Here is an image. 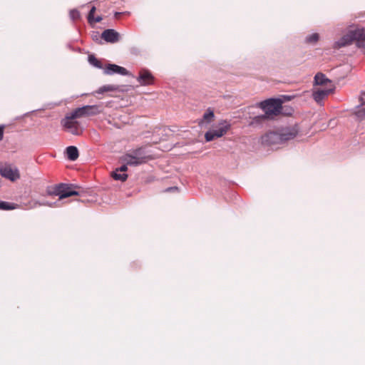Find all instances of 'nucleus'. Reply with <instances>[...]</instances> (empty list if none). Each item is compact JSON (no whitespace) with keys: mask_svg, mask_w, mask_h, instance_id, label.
I'll return each instance as SVG.
<instances>
[{"mask_svg":"<svg viewBox=\"0 0 365 365\" xmlns=\"http://www.w3.org/2000/svg\"><path fill=\"white\" fill-rule=\"evenodd\" d=\"M283 101L280 98H269L259 103V107L264 114L255 117V122L267 119L269 115H277L280 113Z\"/></svg>","mask_w":365,"mask_h":365,"instance_id":"obj_1","label":"nucleus"},{"mask_svg":"<svg viewBox=\"0 0 365 365\" xmlns=\"http://www.w3.org/2000/svg\"><path fill=\"white\" fill-rule=\"evenodd\" d=\"M149 155L144 148L130 150L120 157L121 162H126L129 166H138L147 162Z\"/></svg>","mask_w":365,"mask_h":365,"instance_id":"obj_2","label":"nucleus"},{"mask_svg":"<svg viewBox=\"0 0 365 365\" xmlns=\"http://www.w3.org/2000/svg\"><path fill=\"white\" fill-rule=\"evenodd\" d=\"M362 40L361 28L349 31L334 44V48H340L351 44L354 41Z\"/></svg>","mask_w":365,"mask_h":365,"instance_id":"obj_3","label":"nucleus"},{"mask_svg":"<svg viewBox=\"0 0 365 365\" xmlns=\"http://www.w3.org/2000/svg\"><path fill=\"white\" fill-rule=\"evenodd\" d=\"M230 124L226 120H222L218 123L216 128L210 130L205 133V138L207 142L213 140L216 138L224 135L230 129Z\"/></svg>","mask_w":365,"mask_h":365,"instance_id":"obj_4","label":"nucleus"},{"mask_svg":"<svg viewBox=\"0 0 365 365\" xmlns=\"http://www.w3.org/2000/svg\"><path fill=\"white\" fill-rule=\"evenodd\" d=\"M0 175L11 181H15L20 178L18 168L8 163L0 166Z\"/></svg>","mask_w":365,"mask_h":365,"instance_id":"obj_5","label":"nucleus"},{"mask_svg":"<svg viewBox=\"0 0 365 365\" xmlns=\"http://www.w3.org/2000/svg\"><path fill=\"white\" fill-rule=\"evenodd\" d=\"M76 118H71V113L66 115L65 118L61 120V125L69 133L74 135H79L81 130L79 129L78 122L74 120Z\"/></svg>","mask_w":365,"mask_h":365,"instance_id":"obj_6","label":"nucleus"},{"mask_svg":"<svg viewBox=\"0 0 365 365\" xmlns=\"http://www.w3.org/2000/svg\"><path fill=\"white\" fill-rule=\"evenodd\" d=\"M98 106H85L71 112V118H81L86 115H95L100 113Z\"/></svg>","mask_w":365,"mask_h":365,"instance_id":"obj_7","label":"nucleus"},{"mask_svg":"<svg viewBox=\"0 0 365 365\" xmlns=\"http://www.w3.org/2000/svg\"><path fill=\"white\" fill-rule=\"evenodd\" d=\"M282 143L294 139L299 133L297 125L282 128L278 130Z\"/></svg>","mask_w":365,"mask_h":365,"instance_id":"obj_8","label":"nucleus"},{"mask_svg":"<svg viewBox=\"0 0 365 365\" xmlns=\"http://www.w3.org/2000/svg\"><path fill=\"white\" fill-rule=\"evenodd\" d=\"M262 143L264 145H274L281 144V138L279 131H270L261 138Z\"/></svg>","mask_w":365,"mask_h":365,"instance_id":"obj_9","label":"nucleus"},{"mask_svg":"<svg viewBox=\"0 0 365 365\" xmlns=\"http://www.w3.org/2000/svg\"><path fill=\"white\" fill-rule=\"evenodd\" d=\"M104 73L106 75L120 74L121 76H128L129 72L124 67L120 66L116 64L109 63L104 70Z\"/></svg>","mask_w":365,"mask_h":365,"instance_id":"obj_10","label":"nucleus"},{"mask_svg":"<svg viewBox=\"0 0 365 365\" xmlns=\"http://www.w3.org/2000/svg\"><path fill=\"white\" fill-rule=\"evenodd\" d=\"M101 38L108 43H114L120 40V34L112 29H108L103 31Z\"/></svg>","mask_w":365,"mask_h":365,"instance_id":"obj_11","label":"nucleus"},{"mask_svg":"<svg viewBox=\"0 0 365 365\" xmlns=\"http://www.w3.org/2000/svg\"><path fill=\"white\" fill-rule=\"evenodd\" d=\"M335 89L334 85L329 86L327 88L317 89L313 92V98L317 103H319L324 99L328 95L334 91Z\"/></svg>","mask_w":365,"mask_h":365,"instance_id":"obj_12","label":"nucleus"},{"mask_svg":"<svg viewBox=\"0 0 365 365\" xmlns=\"http://www.w3.org/2000/svg\"><path fill=\"white\" fill-rule=\"evenodd\" d=\"M61 186L62 187V188L60 190V192L58 193L59 194V200L71 196L78 195V192L77 191L73 190L66 185L61 184Z\"/></svg>","mask_w":365,"mask_h":365,"instance_id":"obj_13","label":"nucleus"},{"mask_svg":"<svg viewBox=\"0 0 365 365\" xmlns=\"http://www.w3.org/2000/svg\"><path fill=\"white\" fill-rule=\"evenodd\" d=\"M153 77L148 71H143L140 73L138 81L142 86L149 85L152 83Z\"/></svg>","mask_w":365,"mask_h":365,"instance_id":"obj_14","label":"nucleus"},{"mask_svg":"<svg viewBox=\"0 0 365 365\" xmlns=\"http://www.w3.org/2000/svg\"><path fill=\"white\" fill-rule=\"evenodd\" d=\"M314 83L319 86L334 85L332 81L322 73H317L314 76Z\"/></svg>","mask_w":365,"mask_h":365,"instance_id":"obj_15","label":"nucleus"},{"mask_svg":"<svg viewBox=\"0 0 365 365\" xmlns=\"http://www.w3.org/2000/svg\"><path fill=\"white\" fill-rule=\"evenodd\" d=\"M78 150L76 146L70 145L66 148V155L68 160L74 161L78 158Z\"/></svg>","mask_w":365,"mask_h":365,"instance_id":"obj_16","label":"nucleus"},{"mask_svg":"<svg viewBox=\"0 0 365 365\" xmlns=\"http://www.w3.org/2000/svg\"><path fill=\"white\" fill-rule=\"evenodd\" d=\"M122 91L121 87L120 86L117 85H105L101 87H100L97 91L96 93L98 94H103L105 92H109V91Z\"/></svg>","mask_w":365,"mask_h":365,"instance_id":"obj_17","label":"nucleus"},{"mask_svg":"<svg viewBox=\"0 0 365 365\" xmlns=\"http://www.w3.org/2000/svg\"><path fill=\"white\" fill-rule=\"evenodd\" d=\"M215 117V114L213 110H212L210 108H208L205 113L202 115V122L200 123V125H202L203 121H205L206 123L211 122Z\"/></svg>","mask_w":365,"mask_h":365,"instance_id":"obj_18","label":"nucleus"},{"mask_svg":"<svg viewBox=\"0 0 365 365\" xmlns=\"http://www.w3.org/2000/svg\"><path fill=\"white\" fill-rule=\"evenodd\" d=\"M17 207V205L11 203L6 201H0V210H11Z\"/></svg>","mask_w":365,"mask_h":365,"instance_id":"obj_19","label":"nucleus"},{"mask_svg":"<svg viewBox=\"0 0 365 365\" xmlns=\"http://www.w3.org/2000/svg\"><path fill=\"white\" fill-rule=\"evenodd\" d=\"M319 39V35L317 33H314L309 35H307L305 38V42L307 43H316Z\"/></svg>","mask_w":365,"mask_h":365,"instance_id":"obj_20","label":"nucleus"},{"mask_svg":"<svg viewBox=\"0 0 365 365\" xmlns=\"http://www.w3.org/2000/svg\"><path fill=\"white\" fill-rule=\"evenodd\" d=\"M112 177L115 180H120L121 182H124L127 180L128 178V175L126 173H119V172H117L115 170H114L113 172V174H112Z\"/></svg>","mask_w":365,"mask_h":365,"instance_id":"obj_21","label":"nucleus"},{"mask_svg":"<svg viewBox=\"0 0 365 365\" xmlns=\"http://www.w3.org/2000/svg\"><path fill=\"white\" fill-rule=\"evenodd\" d=\"M88 62L96 68H102V63L93 55L88 56Z\"/></svg>","mask_w":365,"mask_h":365,"instance_id":"obj_22","label":"nucleus"},{"mask_svg":"<svg viewBox=\"0 0 365 365\" xmlns=\"http://www.w3.org/2000/svg\"><path fill=\"white\" fill-rule=\"evenodd\" d=\"M361 107L359 108H357V106L356 107V110L354 112V114L355 115V116L359 120H363L365 119V107L364 108H360Z\"/></svg>","mask_w":365,"mask_h":365,"instance_id":"obj_23","label":"nucleus"},{"mask_svg":"<svg viewBox=\"0 0 365 365\" xmlns=\"http://www.w3.org/2000/svg\"><path fill=\"white\" fill-rule=\"evenodd\" d=\"M38 204L40 206H48V207H59L60 205L58 204V202H49L48 200H41L38 202Z\"/></svg>","mask_w":365,"mask_h":365,"instance_id":"obj_24","label":"nucleus"},{"mask_svg":"<svg viewBox=\"0 0 365 365\" xmlns=\"http://www.w3.org/2000/svg\"><path fill=\"white\" fill-rule=\"evenodd\" d=\"M61 188H62V187L61 186V184H60L52 189H48L47 194L48 195H56V196L59 197V194H58V193L60 192V190Z\"/></svg>","mask_w":365,"mask_h":365,"instance_id":"obj_25","label":"nucleus"},{"mask_svg":"<svg viewBox=\"0 0 365 365\" xmlns=\"http://www.w3.org/2000/svg\"><path fill=\"white\" fill-rule=\"evenodd\" d=\"M69 16L73 21L78 19L81 16L80 12L76 9L70 11Z\"/></svg>","mask_w":365,"mask_h":365,"instance_id":"obj_26","label":"nucleus"},{"mask_svg":"<svg viewBox=\"0 0 365 365\" xmlns=\"http://www.w3.org/2000/svg\"><path fill=\"white\" fill-rule=\"evenodd\" d=\"M123 164L120 167L116 168L115 170L119 173H125L128 170V166H129V164H127L126 162H122Z\"/></svg>","mask_w":365,"mask_h":365,"instance_id":"obj_27","label":"nucleus"},{"mask_svg":"<svg viewBox=\"0 0 365 365\" xmlns=\"http://www.w3.org/2000/svg\"><path fill=\"white\" fill-rule=\"evenodd\" d=\"M96 7L95 6H93L89 13H88V21L89 23H92L93 22V16H94V13L96 11Z\"/></svg>","mask_w":365,"mask_h":365,"instance_id":"obj_28","label":"nucleus"},{"mask_svg":"<svg viewBox=\"0 0 365 365\" xmlns=\"http://www.w3.org/2000/svg\"><path fill=\"white\" fill-rule=\"evenodd\" d=\"M359 101H360V104L357 106V108L361 107L365 105V91L361 92V96L359 98Z\"/></svg>","mask_w":365,"mask_h":365,"instance_id":"obj_29","label":"nucleus"},{"mask_svg":"<svg viewBox=\"0 0 365 365\" xmlns=\"http://www.w3.org/2000/svg\"><path fill=\"white\" fill-rule=\"evenodd\" d=\"M364 40H359V41H356V46L359 47V48H365V43L364 42Z\"/></svg>","mask_w":365,"mask_h":365,"instance_id":"obj_30","label":"nucleus"},{"mask_svg":"<svg viewBox=\"0 0 365 365\" xmlns=\"http://www.w3.org/2000/svg\"><path fill=\"white\" fill-rule=\"evenodd\" d=\"M4 125H0V141L3 139V137H4Z\"/></svg>","mask_w":365,"mask_h":365,"instance_id":"obj_31","label":"nucleus"},{"mask_svg":"<svg viewBox=\"0 0 365 365\" xmlns=\"http://www.w3.org/2000/svg\"><path fill=\"white\" fill-rule=\"evenodd\" d=\"M103 18L100 16H98L97 17L94 18L93 19V21H95L96 23L101 22L102 21Z\"/></svg>","mask_w":365,"mask_h":365,"instance_id":"obj_32","label":"nucleus"},{"mask_svg":"<svg viewBox=\"0 0 365 365\" xmlns=\"http://www.w3.org/2000/svg\"><path fill=\"white\" fill-rule=\"evenodd\" d=\"M282 98H284L286 101H290L292 99V96H282Z\"/></svg>","mask_w":365,"mask_h":365,"instance_id":"obj_33","label":"nucleus"},{"mask_svg":"<svg viewBox=\"0 0 365 365\" xmlns=\"http://www.w3.org/2000/svg\"><path fill=\"white\" fill-rule=\"evenodd\" d=\"M177 189H178L177 187H170L167 188L166 191L170 192V191H173V190H177Z\"/></svg>","mask_w":365,"mask_h":365,"instance_id":"obj_34","label":"nucleus"},{"mask_svg":"<svg viewBox=\"0 0 365 365\" xmlns=\"http://www.w3.org/2000/svg\"><path fill=\"white\" fill-rule=\"evenodd\" d=\"M361 32H362V40L365 41V29L361 28Z\"/></svg>","mask_w":365,"mask_h":365,"instance_id":"obj_35","label":"nucleus"},{"mask_svg":"<svg viewBox=\"0 0 365 365\" xmlns=\"http://www.w3.org/2000/svg\"><path fill=\"white\" fill-rule=\"evenodd\" d=\"M98 33H96V35L93 36V39H94V38H97V36H98Z\"/></svg>","mask_w":365,"mask_h":365,"instance_id":"obj_36","label":"nucleus"},{"mask_svg":"<svg viewBox=\"0 0 365 365\" xmlns=\"http://www.w3.org/2000/svg\"><path fill=\"white\" fill-rule=\"evenodd\" d=\"M119 14H120V13L116 12V13L115 14V16H118Z\"/></svg>","mask_w":365,"mask_h":365,"instance_id":"obj_37","label":"nucleus"}]
</instances>
